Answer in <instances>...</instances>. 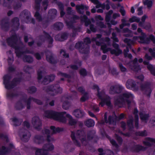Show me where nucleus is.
<instances>
[{
	"mask_svg": "<svg viewBox=\"0 0 155 155\" xmlns=\"http://www.w3.org/2000/svg\"><path fill=\"white\" fill-rule=\"evenodd\" d=\"M17 37L15 34H14L12 36L7 40V42L9 45L15 48V52L18 57H21L22 56V59L24 61L28 63H31L33 61V58L30 55H24L25 52L23 51L24 47L22 43L20 42L19 46L17 44Z\"/></svg>",
	"mask_w": 155,
	"mask_h": 155,
	"instance_id": "nucleus-1",
	"label": "nucleus"
},
{
	"mask_svg": "<svg viewBox=\"0 0 155 155\" xmlns=\"http://www.w3.org/2000/svg\"><path fill=\"white\" fill-rule=\"evenodd\" d=\"M45 116L48 118H51L63 123H65L67 121L66 117L68 118L69 124L71 126L75 125L76 121L73 119L72 117L69 114H67L66 112L60 113L52 111H46L45 112Z\"/></svg>",
	"mask_w": 155,
	"mask_h": 155,
	"instance_id": "nucleus-2",
	"label": "nucleus"
},
{
	"mask_svg": "<svg viewBox=\"0 0 155 155\" xmlns=\"http://www.w3.org/2000/svg\"><path fill=\"white\" fill-rule=\"evenodd\" d=\"M71 137L74 144L79 147L81 146L80 141L84 145H86L87 143L86 139L85 133L82 130H78L75 132H72Z\"/></svg>",
	"mask_w": 155,
	"mask_h": 155,
	"instance_id": "nucleus-3",
	"label": "nucleus"
},
{
	"mask_svg": "<svg viewBox=\"0 0 155 155\" xmlns=\"http://www.w3.org/2000/svg\"><path fill=\"white\" fill-rule=\"evenodd\" d=\"M101 36L100 34H97L96 37L93 38L92 41H95L97 45L101 46V49L104 53H106L108 51H110L111 52V48L107 47V46L110 45V38L107 37L101 38Z\"/></svg>",
	"mask_w": 155,
	"mask_h": 155,
	"instance_id": "nucleus-4",
	"label": "nucleus"
},
{
	"mask_svg": "<svg viewBox=\"0 0 155 155\" xmlns=\"http://www.w3.org/2000/svg\"><path fill=\"white\" fill-rule=\"evenodd\" d=\"M133 95L130 93L126 92L120 95L119 97L116 98L115 100V104L118 106L126 102L129 105L131 102V100L133 99Z\"/></svg>",
	"mask_w": 155,
	"mask_h": 155,
	"instance_id": "nucleus-5",
	"label": "nucleus"
},
{
	"mask_svg": "<svg viewBox=\"0 0 155 155\" xmlns=\"http://www.w3.org/2000/svg\"><path fill=\"white\" fill-rule=\"evenodd\" d=\"M92 89L94 90L96 89L98 91V96L101 101L99 103V105L103 106L105 103H106L107 106H110V97L105 95L103 92L100 93L99 92V88L97 85L94 84L92 87Z\"/></svg>",
	"mask_w": 155,
	"mask_h": 155,
	"instance_id": "nucleus-6",
	"label": "nucleus"
},
{
	"mask_svg": "<svg viewBox=\"0 0 155 155\" xmlns=\"http://www.w3.org/2000/svg\"><path fill=\"white\" fill-rule=\"evenodd\" d=\"M43 90L53 96L58 93H61L62 91V89L58 84L45 86L43 87Z\"/></svg>",
	"mask_w": 155,
	"mask_h": 155,
	"instance_id": "nucleus-7",
	"label": "nucleus"
},
{
	"mask_svg": "<svg viewBox=\"0 0 155 155\" xmlns=\"http://www.w3.org/2000/svg\"><path fill=\"white\" fill-rule=\"evenodd\" d=\"M50 129L51 131H50L49 129H45L43 131V133H45L47 136V140L48 141H52L54 140L53 137L51 136V135H52L57 133H58L62 130V129L59 127L55 128V127L54 126H51L50 127Z\"/></svg>",
	"mask_w": 155,
	"mask_h": 155,
	"instance_id": "nucleus-8",
	"label": "nucleus"
},
{
	"mask_svg": "<svg viewBox=\"0 0 155 155\" xmlns=\"http://www.w3.org/2000/svg\"><path fill=\"white\" fill-rule=\"evenodd\" d=\"M11 78V77L8 75H5L4 77V83L5 85L6 88L7 89H10L13 88L20 82L21 80L19 78H15L12 82L11 84H10L8 83Z\"/></svg>",
	"mask_w": 155,
	"mask_h": 155,
	"instance_id": "nucleus-9",
	"label": "nucleus"
},
{
	"mask_svg": "<svg viewBox=\"0 0 155 155\" xmlns=\"http://www.w3.org/2000/svg\"><path fill=\"white\" fill-rule=\"evenodd\" d=\"M75 48L79 50L82 54H87L89 51V47L87 45H84L82 41L78 42L76 44Z\"/></svg>",
	"mask_w": 155,
	"mask_h": 155,
	"instance_id": "nucleus-10",
	"label": "nucleus"
},
{
	"mask_svg": "<svg viewBox=\"0 0 155 155\" xmlns=\"http://www.w3.org/2000/svg\"><path fill=\"white\" fill-rule=\"evenodd\" d=\"M124 117V115L123 113L121 114L118 117L115 115H114L113 117L110 116L108 117V120L107 119V113H106L104 115V119L105 122L106 123H109L110 124H115L117 119L118 118L119 120L123 119Z\"/></svg>",
	"mask_w": 155,
	"mask_h": 155,
	"instance_id": "nucleus-11",
	"label": "nucleus"
},
{
	"mask_svg": "<svg viewBox=\"0 0 155 155\" xmlns=\"http://www.w3.org/2000/svg\"><path fill=\"white\" fill-rule=\"evenodd\" d=\"M124 41L127 44V45L126 49L124 50V56L125 57H128L130 59H131L132 57V55L130 54H128V52L129 51V48L131 49V45L133 44L134 42L133 41L127 38L124 39Z\"/></svg>",
	"mask_w": 155,
	"mask_h": 155,
	"instance_id": "nucleus-12",
	"label": "nucleus"
},
{
	"mask_svg": "<svg viewBox=\"0 0 155 155\" xmlns=\"http://www.w3.org/2000/svg\"><path fill=\"white\" fill-rule=\"evenodd\" d=\"M138 32L141 33V35L137 37V36L134 37V38L136 39H140L139 42L140 43L147 44L150 43V41L149 38L147 37L146 35L142 32V30L140 28H138L137 30Z\"/></svg>",
	"mask_w": 155,
	"mask_h": 155,
	"instance_id": "nucleus-13",
	"label": "nucleus"
},
{
	"mask_svg": "<svg viewBox=\"0 0 155 155\" xmlns=\"http://www.w3.org/2000/svg\"><path fill=\"white\" fill-rule=\"evenodd\" d=\"M151 84L149 82H145L142 84L140 86V88L143 92L147 96L149 97L152 91L151 88Z\"/></svg>",
	"mask_w": 155,
	"mask_h": 155,
	"instance_id": "nucleus-14",
	"label": "nucleus"
},
{
	"mask_svg": "<svg viewBox=\"0 0 155 155\" xmlns=\"http://www.w3.org/2000/svg\"><path fill=\"white\" fill-rule=\"evenodd\" d=\"M19 135L22 141L25 142H28L31 136L30 133L27 130L22 128L19 131Z\"/></svg>",
	"mask_w": 155,
	"mask_h": 155,
	"instance_id": "nucleus-15",
	"label": "nucleus"
},
{
	"mask_svg": "<svg viewBox=\"0 0 155 155\" xmlns=\"http://www.w3.org/2000/svg\"><path fill=\"white\" fill-rule=\"evenodd\" d=\"M31 101H33L38 105H41L42 104V102L40 100L30 97L26 100V108L28 109H30Z\"/></svg>",
	"mask_w": 155,
	"mask_h": 155,
	"instance_id": "nucleus-16",
	"label": "nucleus"
},
{
	"mask_svg": "<svg viewBox=\"0 0 155 155\" xmlns=\"http://www.w3.org/2000/svg\"><path fill=\"white\" fill-rule=\"evenodd\" d=\"M20 18L26 23H28L30 21L31 15L30 12L27 10H25L20 15Z\"/></svg>",
	"mask_w": 155,
	"mask_h": 155,
	"instance_id": "nucleus-17",
	"label": "nucleus"
},
{
	"mask_svg": "<svg viewBox=\"0 0 155 155\" xmlns=\"http://www.w3.org/2000/svg\"><path fill=\"white\" fill-rule=\"evenodd\" d=\"M32 124L34 127L36 129L39 130L41 128L42 123L38 117H35L33 118Z\"/></svg>",
	"mask_w": 155,
	"mask_h": 155,
	"instance_id": "nucleus-18",
	"label": "nucleus"
},
{
	"mask_svg": "<svg viewBox=\"0 0 155 155\" xmlns=\"http://www.w3.org/2000/svg\"><path fill=\"white\" fill-rule=\"evenodd\" d=\"M137 59L135 58L133 61L129 63L130 68L134 71L137 72L140 70V68L137 63Z\"/></svg>",
	"mask_w": 155,
	"mask_h": 155,
	"instance_id": "nucleus-19",
	"label": "nucleus"
},
{
	"mask_svg": "<svg viewBox=\"0 0 155 155\" xmlns=\"http://www.w3.org/2000/svg\"><path fill=\"white\" fill-rule=\"evenodd\" d=\"M39 38L40 41L42 42L44 41L45 39H47L49 42L48 47H50L52 46L51 45L53 41V39L48 34L44 32V35L40 36Z\"/></svg>",
	"mask_w": 155,
	"mask_h": 155,
	"instance_id": "nucleus-20",
	"label": "nucleus"
},
{
	"mask_svg": "<svg viewBox=\"0 0 155 155\" xmlns=\"http://www.w3.org/2000/svg\"><path fill=\"white\" fill-rule=\"evenodd\" d=\"M126 86L127 88L130 89L133 88L134 91H137L138 89V87L136 86L135 81L132 79H128L126 83Z\"/></svg>",
	"mask_w": 155,
	"mask_h": 155,
	"instance_id": "nucleus-21",
	"label": "nucleus"
},
{
	"mask_svg": "<svg viewBox=\"0 0 155 155\" xmlns=\"http://www.w3.org/2000/svg\"><path fill=\"white\" fill-rule=\"evenodd\" d=\"M123 88V87L119 85L112 86L110 88V93L111 94L119 93L121 92Z\"/></svg>",
	"mask_w": 155,
	"mask_h": 155,
	"instance_id": "nucleus-22",
	"label": "nucleus"
},
{
	"mask_svg": "<svg viewBox=\"0 0 155 155\" xmlns=\"http://www.w3.org/2000/svg\"><path fill=\"white\" fill-rule=\"evenodd\" d=\"M112 46L116 49H111V54H114L116 56H118L122 53V51L119 48V45L115 43H113Z\"/></svg>",
	"mask_w": 155,
	"mask_h": 155,
	"instance_id": "nucleus-23",
	"label": "nucleus"
},
{
	"mask_svg": "<svg viewBox=\"0 0 155 155\" xmlns=\"http://www.w3.org/2000/svg\"><path fill=\"white\" fill-rule=\"evenodd\" d=\"M46 56L47 61L49 63L54 64L57 62V61L54 59L51 52L50 51H46Z\"/></svg>",
	"mask_w": 155,
	"mask_h": 155,
	"instance_id": "nucleus-24",
	"label": "nucleus"
},
{
	"mask_svg": "<svg viewBox=\"0 0 155 155\" xmlns=\"http://www.w3.org/2000/svg\"><path fill=\"white\" fill-rule=\"evenodd\" d=\"M11 26L13 31L17 30L19 26V20L18 18L15 17L12 20Z\"/></svg>",
	"mask_w": 155,
	"mask_h": 155,
	"instance_id": "nucleus-25",
	"label": "nucleus"
},
{
	"mask_svg": "<svg viewBox=\"0 0 155 155\" xmlns=\"http://www.w3.org/2000/svg\"><path fill=\"white\" fill-rule=\"evenodd\" d=\"M79 91L84 94V95L81 98V101L82 102H84L88 98V93L85 92V91L82 87H79L78 88Z\"/></svg>",
	"mask_w": 155,
	"mask_h": 155,
	"instance_id": "nucleus-26",
	"label": "nucleus"
},
{
	"mask_svg": "<svg viewBox=\"0 0 155 155\" xmlns=\"http://www.w3.org/2000/svg\"><path fill=\"white\" fill-rule=\"evenodd\" d=\"M44 140L43 136L40 135H35L34 137L33 141L36 143L39 144L42 143Z\"/></svg>",
	"mask_w": 155,
	"mask_h": 155,
	"instance_id": "nucleus-27",
	"label": "nucleus"
},
{
	"mask_svg": "<svg viewBox=\"0 0 155 155\" xmlns=\"http://www.w3.org/2000/svg\"><path fill=\"white\" fill-rule=\"evenodd\" d=\"M1 28L4 31H8L10 27V25L8 20L7 19H4L2 20L1 23Z\"/></svg>",
	"mask_w": 155,
	"mask_h": 155,
	"instance_id": "nucleus-28",
	"label": "nucleus"
},
{
	"mask_svg": "<svg viewBox=\"0 0 155 155\" xmlns=\"http://www.w3.org/2000/svg\"><path fill=\"white\" fill-rule=\"evenodd\" d=\"M26 100H25L24 99H22L17 102L15 105V108L17 110L22 109L24 107V105L23 103H25L26 105Z\"/></svg>",
	"mask_w": 155,
	"mask_h": 155,
	"instance_id": "nucleus-29",
	"label": "nucleus"
},
{
	"mask_svg": "<svg viewBox=\"0 0 155 155\" xmlns=\"http://www.w3.org/2000/svg\"><path fill=\"white\" fill-rule=\"evenodd\" d=\"M143 144L148 147H150L154 143H155V139L150 137L145 138V140L143 142Z\"/></svg>",
	"mask_w": 155,
	"mask_h": 155,
	"instance_id": "nucleus-30",
	"label": "nucleus"
},
{
	"mask_svg": "<svg viewBox=\"0 0 155 155\" xmlns=\"http://www.w3.org/2000/svg\"><path fill=\"white\" fill-rule=\"evenodd\" d=\"M61 101L63 102V108L65 110L68 109L70 106V104L68 101V98L65 97H63L61 98Z\"/></svg>",
	"mask_w": 155,
	"mask_h": 155,
	"instance_id": "nucleus-31",
	"label": "nucleus"
},
{
	"mask_svg": "<svg viewBox=\"0 0 155 155\" xmlns=\"http://www.w3.org/2000/svg\"><path fill=\"white\" fill-rule=\"evenodd\" d=\"M79 18L78 16L76 15H73L71 19L72 21H66L67 26L69 28H72L73 27V23L75 22V21L79 19Z\"/></svg>",
	"mask_w": 155,
	"mask_h": 155,
	"instance_id": "nucleus-32",
	"label": "nucleus"
},
{
	"mask_svg": "<svg viewBox=\"0 0 155 155\" xmlns=\"http://www.w3.org/2000/svg\"><path fill=\"white\" fill-rule=\"evenodd\" d=\"M143 63L144 64L147 65V68L150 71L151 74L155 76V68H154L152 65L148 64V61H144Z\"/></svg>",
	"mask_w": 155,
	"mask_h": 155,
	"instance_id": "nucleus-33",
	"label": "nucleus"
},
{
	"mask_svg": "<svg viewBox=\"0 0 155 155\" xmlns=\"http://www.w3.org/2000/svg\"><path fill=\"white\" fill-rule=\"evenodd\" d=\"M74 116L77 118H81L84 115V112L81 110L78 109L75 110L73 113Z\"/></svg>",
	"mask_w": 155,
	"mask_h": 155,
	"instance_id": "nucleus-34",
	"label": "nucleus"
},
{
	"mask_svg": "<svg viewBox=\"0 0 155 155\" xmlns=\"http://www.w3.org/2000/svg\"><path fill=\"white\" fill-rule=\"evenodd\" d=\"M64 26L63 24L61 22H57L55 23L53 26L54 29L57 30H61Z\"/></svg>",
	"mask_w": 155,
	"mask_h": 155,
	"instance_id": "nucleus-35",
	"label": "nucleus"
},
{
	"mask_svg": "<svg viewBox=\"0 0 155 155\" xmlns=\"http://www.w3.org/2000/svg\"><path fill=\"white\" fill-rule=\"evenodd\" d=\"M43 149L45 151H51L54 149V146L53 144L50 143L45 144L43 146Z\"/></svg>",
	"mask_w": 155,
	"mask_h": 155,
	"instance_id": "nucleus-36",
	"label": "nucleus"
},
{
	"mask_svg": "<svg viewBox=\"0 0 155 155\" xmlns=\"http://www.w3.org/2000/svg\"><path fill=\"white\" fill-rule=\"evenodd\" d=\"M138 112V111L136 109H135L134 110V114L135 115V127L137 128L138 127V116L137 114Z\"/></svg>",
	"mask_w": 155,
	"mask_h": 155,
	"instance_id": "nucleus-37",
	"label": "nucleus"
},
{
	"mask_svg": "<svg viewBox=\"0 0 155 155\" xmlns=\"http://www.w3.org/2000/svg\"><path fill=\"white\" fill-rule=\"evenodd\" d=\"M57 10L54 9H53L50 10L48 12V15L49 16H50L51 18L53 19L57 15Z\"/></svg>",
	"mask_w": 155,
	"mask_h": 155,
	"instance_id": "nucleus-38",
	"label": "nucleus"
},
{
	"mask_svg": "<svg viewBox=\"0 0 155 155\" xmlns=\"http://www.w3.org/2000/svg\"><path fill=\"white\" fill-rule=\"evenodd\" d=\"M85 125L88 127H91L94 126V121L91 119H89L85 121L84 122Z\"/></svg>",
	"mask_w": 155,
	"mask_h": 155,
	"instance_id": "nucleus-39",
	"label": "nucleus"
},
{
	"mask_svg": "<svg viewBox=\"0 0 155 155\" xmlns=\"http://www.w3.org/2000/svg\"><path fill=\"white\" fill-rule=\"evenodd\" d=\"M140 118L143 121H145L148 119L149 117L148 114H146L144 112H140L139 114Z\"/></svg>",
	"mask_w": 155,
	"mask_h": 155,
	"instance_id": "nucleus-40",
	"label": "nucleus"
},
{
	"mask_svg": "<svg viewBox=\"0 0 155 155\" xmlns=\"http://www.w3.org/2000/svg\"><path fill=\"white\" fill-rule=\"evenodd\" d=\"M81 21L85 22V25L86 26H88L91 23V21L87 18V17L85 15H84L81 17Z\"/></svg>",
	"mask_w": 155,
	"mask_h": 155,
	"instance_id": "nucleus-41",
	"label": "nucleus"
},
{
	"mask_svg": "<svg viewBox=\"0 0 155 155\" xmlns=\"http://www.w3.org/2000/svg\"><path fill=\"white\" fill-rule=\"evenodd\" d=\"M134 148V151L136 152H138L140 150H145L147 149V147H144L139 145L135 146Z\"/></svg>",
	"mask_w": 155,
	"mask_h": 155,
	"instance_id": "nucleus-42",
	"label": "nucleus"
},
{
	"mask_svg": "<svg viewBox=\"0 0 155 155\" xmlns=\"http://www.w3.org/2000/svg\"><path fill=\"white\" fill-rule=\"evenodd\" d=\"M76 9L78 12L80 14H83L84 13L83 10L85 8V6L83 5H77L76 6Z\"/></svg>",
	"mask_w": 155,
	"mask_h": 155,
	"instance_id": "nucleus-43",
	"label": "nucleus"
},
{
	"mask_svg": "<svg viewBox=\"0 0 155 155\" xmlns=\"http://www.w3.org/2000/svg\"><path fill=\"white\" fill-rule=\"evenodd\" d=\"M95 132L94 130L89 131L87 133V138L88 140L92 139L94 137Z\"/></svg>",
	"mask_w": 155,
	"mask_h": 155,
	"instance_id": "nucleus-44",
	"label": "nucleus"
},
{
	"mask_svg": "<svg viewBox=\"0 0 155 155\" xmlns=\"http://www.w3.org/2000/svg\"><path fill=\"white\" fill-rule=\"evenodd\" d=\"M35 154V155H46L47 153L43 148L42 149L36 148Z\"/></svg>",
	"mask_w": 155,
	"mask_h": 155,
	"instance_id": "nucleus-45",
	"label": "nucleus"
},
{
	"mask_svg": "<svg viewBox=\"0 0 155 155\" xmlns=\"http://www.w3.org/2000/svg\"><path fill=\"white\" fill-rule=\"evenodd\" d=\"M133 118L132 116H129V119L127 121V125L130 129H131L133 128Z\"/></svg>",
	"mask_w": 155,
	"mask_h": 155,
	"instance_id": "nucleus-46",
	"label": "nucleus"
},
{
	"mask_svg": "<svg viewBox=\"0 0 155 155\" xmlns=\"http://www.w3.org/2000/svg\"><path fill=\"white\" fill-rule=\"evenodd\" d=\"M37 90L35 86H31L27 89V92L30 94H33L36 92Z\"/></svg>",
	"mask_w": 155,
	"mask_h": 155,
	"instance_id": "nucleus-47",
	"label": "nucleus"
},
{
	"mask_svg": "<svg viewBox=\"0 0 155 155\" xmlns=\"http://www.w3.org/2000/svg\"><path fill=\"white\" fill-rule=\"evenodd\" d=\"M35 10L37 11L35 14L34 16L35 17L36 19L39 21H40L42 20V17L41 15L40 14L38 11H39L40 8L38 10H37L35 8Z\"/></svg>",
	"mask_w": 155,
	"mask_h": 155,
	"instance_id": "nucleus-48",
	"label": "nucleus"
},
{
	"mask_svg": "<svg viewBox=\"0 0 155 155\" xmlns=\"http://www.w3.org/2000/svg\"><path fill=\"white\" fill-rule=\"evenodd\" d=\"M8 152V150L4 146H2L1 148H0V155H5Z\"/></svg>",
	"mask_w": 155,
	"mask_h": 155,
	"instance_id": "nucleus-49",
	"label": "nucleus"
},
{
	"mask_svg": "<svg viewBox=\"0 0 155 155\" xmlns=\"http://www.w3.org/2000/svg\"><path fill=\"white\" fill-rule=\"evenodd\" d=\"M147 132L146 130L143 131H140L137 132L136 133V135L137 136H140L141 137H145L147 136Z\"/></svg>",
	"mask_w": 155,
	"mask_h": 155,
	"instance_id": "nucleus-50",
	"label": "nucleus"
},
{
	"mask_svg": "<svg viewBox=\"0 0 155 155\" xmlns=\"http://www.w3.org/2000/svg\"><path fill=\"white\" fill-rule=\"evenodd\" d=\"M12 119V121L14 122V125L16 126L20 125L22 122V120H18L16 118H14Z\"/></svg>",
	"mask_w": 155,
	"mask_h": 155,
	"instance_id": "nucleus-51",
	"label": "nucleus"
},
{
	"mask_svg": "<svg viewBox=\"0 0 155 155\" xmlns=\"http://www.w3.org/2000/svg\"><path fill=\"white\" fill-rule=\"evenodd\" d=\"M144 5H147L148 8H151L152 5V2L149 0H145L143 1Z\"/></svg>",
	"mask_w": 155,
	"mask_h": 155,
	"instance_id": "nucleus-52",
	"label": "nucleus"
},
{
	"mask_svg": "<svg viewBox=\"0 0 155 155\" xmlns=\"http://www.w3.org/2000/svg\"><path fill=\"white\" fill-rule=\"evenodd\" d=\"M140 20V18L133 16L131 18L129 19V21L130 22H139Z\"/></svg>",
	"mask_w": 155,
	"mask_h": 155,
	"instance_id": "nucleus-53",
	"label": "nucleus"
},
{
	"mask_svg": "<svg viewBox=\"0 0 155 155\" xmlns=\"http://www.w3.org/2000/svg\"><path fill=\"white\" fill-rule=\"evenodd\" d=\"M92 2L94 4H96V7L97 8H98L101 7V4L99 2L98 0H89Z\"/></svg>",
	"mask_w": 155,
	"mask_h": 155,
	"instance_id": "nucleus-54",
	"label": "nucleus"
},
{
	"mask_svg": "<svg viewBox=\"0 0 155 155\" xmlns=\"http://www.w3.org/2000/svg\"><path fill=\"white\" fill-rule=\"evenodd\" d=\"M13 0H4L3 6L9 8L10 4L12 2Z\"/></svg>",
	"mask_w": 155,
	"mask_h": 155,
	"instance_id": "nucleus-55",
	"label": "nucleus"
},
{
	"mask_svg": "<svg viewBox=\"0 0 155 155\" xmlns=\"http://www.w3.org/2000/svg\"><path fill=\"white\" fill-rule=\"evenodd\" d=\"M24 71L26 72L30 73L33 71L32 68L29 66H25L24 68Z\"/></svg>",
	"mask_w": 155,
	"mask_h": 155,
	"instance_id": "nucleus-56",
	"label": "nucleus"
},
{
	"mask_svg": "<svg viewBox=\"0 0 155 155\" xmlns=\"http://www.w3.org/2000/svg\"><path fill=\"white\" fill-rule=\"evenodd\" d=\"M44 73V71L42 70H39L38 71V78L39 80L42 78V75Z\"/></svg>",
	"mask_w": 155,
	"mask_h": 155,
	"instance_id": "nucleus-57",
	"label": "nucleus"
},
{
	"mask_svg": "<svg viewBox=\"0 0 155 155\" xmlns=\"http://www.w3.org/2000/svg\"><path fill=\"white\" fill-rule=\"evenodd\" d=\"M110 16H111L110 15H106L105 19L106 21L107 22V25L109 28H110L111 27V24L109 22L110 21Z\"/></svg>",
	"mask_w": 155,
	"mask_h": 155,
	"instance_id": "nucleus-58",
	"label": "nucleus"
},
{
	"mask_svg": "<svg viewBox=\"0 0 155 155\" xmlns=\"http://www.w3.org/2000/svg\"><path fill=\"white\" fill-rule=\"evenodd\" d=\"M42 0H35V8L38 10L40 7V3Z\"/></svg>",
	"mask_w": 155,
	"mask_h": 155,
	"instance_id": "nucleus-59",
	"label": "nucleus"
},
{
	"mask_svg": "<svg viewBox=\"0 0 155 155\" xmlns=\"http://www.w3.org/2000/svg\"><path fill=\"white\" fill-rule=\"evenodd\" d=\"M48 0H43L42 2V5L44 7V9L45 10H46L47 8L48 5Z\"/></svg>",
	"mask_w": 155,
	"mask_h": 155,
	"instance_id": "nucleus-60",
	"label": "nucleus"
},
{
	"mask_svg": "<svg viewBox=\"0 0 155 155\" xmlns=\"http://www.w3.org/2000/svg\"><path fill=\"white\" fill-rule=\"evenodd\" d=\"M107 138L109 140L110 143L113 146H114L116 148L118 147V145L114 140L111 139L109 137H107Z\"/></svg>",
	"mask_w": 155,
	"mask_h": 155,
	"instance_id": "nucleus-61",
	"label": "nucleus"
},
{
	"mask_svg": "<svg viewBox=\"0 0 155 155\" xmlns=\"http://www.w3.org/2000/svg\"><path fill=\"white\" fill-rule=\"evenodd\" d=\"M57 75L67 78H70V76L69 75L65 73H62L61 72H58L57 73Z\"/></svg>",
	"mask_w": 155,
	"mask_h": 155,
	"instance_id": "nucleus-62",
	"label": "nucleus"
},
{
	"mask_svg": "<svg viewBox=\"0 0 155 155\" xmlns=\"http://www.w3.org/2000/svg\"><path fill=\"white\" fill-rule=\"evenodd\" d=\"M97 25L101 28H105L106 27V26L102 21H98L97 23Z\"/></svg>",
	"mask_w": 155,
	"mask_h": 155,
	"instance_id": "nucleus-63",
	"label": "nucleus"
},
{
	"mask_svg": "<svg viewBox=\"0 0 155 155\" xmlns=\"http://www.w3.org/2000/svg\"><path fill=\"white\" fill-rule=\"evenodd\" d=\"M57 4L60 10H64V5L61 2H58L57 3Z\"/></svg>",
	"mask_w": 155,
	"mask_h": 155,
	"instance_id": "nucleus-64",
	"label": "nucleus"
}]
</instances>
